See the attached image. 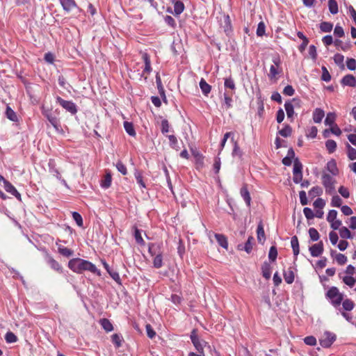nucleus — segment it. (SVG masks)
<instances>
[{
  "label": "nucleus",
  "mask_w": 356,
  "mask_h": 356,
  "mask_svg": "<svg viewBox=\"0 0 356 356\" xmlns=\"http://www.w3.org/2000/svg\"><path fill=\"white\" fill-rule=\"evenodd\" d=\"M343 282L350 287H353L355 284V279L352 276H345L343 278Z\"/></svg>",
  "instance_id": "09e8293b"
},
{
  "label": "nucleus",
  "mask_w": 356,
  "mask_h": 356,
  "mask_svg": "<svg viewBox=\"0 0 356 356\" xmlns=\"http://www.w3.org/2000/svg\"><path fill=\"white\" fill-rule=\"evenodd\" d=\"M326 296L331 300L332 305L335 307H339L343 299V294L335 286H332L327 291Z\"/></svg>",
  "instance_id": "f03ea898"
},
{
  "label": "nucleus",
  "mask_w": 356,
  "mask_h": 356,
  "mask_svg": "<svg viewBox=\"0 0 356 356\" xmlns=\"http://www.w3.org/2000/svg\"><path fill=\"white\" fill-rule=\"evenodd\" d=\"M111 181H112V178H111V174L107 173L105 175L104 180L102 181V184H101L102 187H103L104 188H108V187H110V186L111 184Z\"/></svg>",
  "instance_id": "473e14b6"
},
{
  "label": "nucleus",
  "mask_w": 356,
  "mask_h": 356,
  "mask_svg": "<svg viewBox=\"0 0 356 356\" xmlns=\"http://www.w3.org/2000/svg\"><path fill=\"white\" fill-rule=\"evenodd\" d=\"M309 251L312 257H319L323 252V244L322 241L312 245Z\"/></svg>",
  "instance_id": "1a4fd4ad"
},
{
  "label": "nucleus",
  "mask_w": 356,
  "mask_h": 356,
  "mask_svg": "<svg viewBox=\"0 0 356 356\" xmlns=\"http://www.w3.org/2000/svg\"><path fill=\"white\" fill-rule=\"evenodd\" d=\"M344 56L340 54H336L334 56V63L338 65L343 66Z\"/></svg>",
  "instance_id": "6e6d98bb"
},
{
  "label": "nucleus",
  "mask_w": 356,
  "mask_h": 356,
  "mask_svg": "<svg viewBox=\"0 0 356 356\" xmlns=\"http://www.w3.org/2000/svg\"><path fill=\"white\" fill-rule=\"evenodd\" d=\"M339 234L343 238H351L353 237L350 230L346 227L339 229Z\"/></svg>",
  "instance_id": "c756f323"
},
{
  "label": "nucleus",
  "mask_w": 356,
  "mask_h": 356,
  "mask_svg": "<svg viewBox=\"0 0 356 356\" xmlns=\"http://www.w3.org/2000/svg\"><path fill=\"white\" fill-rule=\"evenodd\" d=\"M200 87L202 93L204 95H207L211 90V87L209 85L204 79H202L200 81Z\"/></svg>",
  "instance_id": "4be33fe9"
},
{
  "label": "nucleus",
  "mask_w": 356,
  "mask_h": 356,
  "mask_svg": "<svg viewBox=\"0 0 356 356\" xmlns=\"http://www.w3.org/2000/svg\"><path fill=\"white\" fill-rule=\"evenodd\" d=\"M284 278L287 284H292L293 282L294 273L291 268L284 272Z\"/></svg>",
  "instance_id": "6ab92c4d"
},
{
  "label": "nucleus",
  "mask_w": 356,
  "mask_h": 356,
  "mask_svg": "<svg viewBox=\"0 0 356 356\" xmlns=\"http://www.w3.org/2000/svg\"><path fill=\"white\" fill-rule=\"evenodd\" d=\"M224 84H225V87L227 88H229L231 90H234L235 89L234 81V80L231 77L226 78L225 79V83Z\"/></svg>",
  "instance_id": "864d4df0"
},
{
  "label": "nucleus",
  "mask_w": 356,
  "mask_h": 356,
  "mask_svg": "<svg viewBox=\"0 0 356 356\" xmlns=\"http://www.w3.org/2000/svg\"><path fill=\"white\" fill-rule=\"evenodd\" d=\"M336 115L334 113H328L325 120V124L329 126L334 125Z\"/></svg>",
  "instance_id": "bb28decb"
},
{
  "label": "nucleus",
  "mask_w": 356,
  "mask_h": 356,
  "mask_svg": "<svg viewBox=\"0 0 356 356\" xmlns=\"http://www.w3.org/2000/svg\"><path fill=\"white\" fill-rule=\"evenodd\" d=\"M273 65L270 66V72L268 74V77L270 80L276 79L277 75L281 72V70H279L280 59L278 56L273 58Z\"/></svg>",
  "instance_id": "0eeeda50"
},
{
  "label": "nucleus",
  "mask_w": 356,
  "mask_h": 356,
  "mask_svg": "<svg viewBox=\"0 0 356 356\" xmlns=\"http://www.w3.org/2000/svg\"><path fill=\"white\" fill-rule=\"evenodd\" d=\"M191 339L198 353H203L204 347L207 345V343L199 339L195 330H193L191 332Z\"/></svg>",
  "instance_id": "20e7f679"
},
{
  "label": "nucleus",
  "mask_w": 356,
  "mask_h": 356,
  "mask_svg": "<svg viewBox=\"0 0 356 356\" xmlns=\"http://www.w3.org/2000/svg\"><path fill=\"white\" fill-rule=\"evenodd\" d=\"M266 26L263 22L259 23L257 29V35L258 36H263L265 33Z\"/></svg>",
  "instance_id": "4d7b16f0"
},
{
  "label": "nucleus",
  "mask_w": 356,
  "mask_h": 356,
  "mask_svg": "<svg viewBox=\"0 0 356 356\" xmlns=\"http://www.w3.org/2000/svg\"><path fill=\"white\" fill-rule=\"evenodd\" d=\"M232 141H233L234 143L232 155L233 156H238L241 157L242 156V152H241L237 143L234 140V138H232Z\"/></svg>",
  "instance_id": "13d9d810"
},
{
  "label": "nucleus",
  "mask_w": 356,
  "mask_h": 356,
  "mask_svg": "<svg viewBox=\"0 0 356 356\" xmlns=\"http://www.w3.org/2000/svg\"><path fill=\"white\" fill-rule=\"evenodd\" d=\"M299 196H300V201L301 204L302 205H307V203H308V200H307V195H306L305 191H301L299 193Z\"/></svg>",
  "instance_id": "69168bd1"
},
{
  "label": "nucleus",
  "mask_w": 356,
  "mask_h": 356,
  "mask_svg": "<svg viewBox=\"0 0 356 356\" xmlns=\"http://www.w3.org/2000/svg\"><path fill=\"white\" fill-rule=\"evenodd\" d=\"M291 248L293 249V254L295 256H297L299 254L300 250H299V242L298 237L296 236H293L291 238Z\"/></svg>",
  "instance_id": "412c9836"
},
{
  "label": "nucleus",
  "mask_w": 356,
  "mask_h": 356,
  "mask_svg": "<svg viewBox=\"0 0 356 356\" xmlns=\"http://www.w3.org/2000/svg\"><path fill=\"white\" fill-rule=\"evenodd\" d=\"M348 156L350 160L356 159V149L347 143Z\"/></svg>",
  "instance_id": "c03bdc74"
},
{
  "label": "nucleus",
  "mask_w": 356,
  "mask_h": 356,
  "mask_svg": "<svg viewBox=\"0 0 356 356\" xmlns=\"http://www.w3.org/2000/svg\"><path fill=\"white\" fill-rule=\"evenodd\" d=\"M261 270L264 277L268 280L271 276L270 265L266 262L264 263V264L261 266Z\"/></svg>",
  "instance_id": "aec40b11"
},
{
  "label": "nucleus",
  "mask_w": 356,
  "mask_h": 356,
  "mask_svg": "<svg viewBox=\"0 0 356 356\" xmlns=\"http://www.w3.org/2000/svg\"><path fill=\"white\" fill-rule=\"evenodd\" d=\"M277 257V250L275 246H271L268 253V258L272 261H275Z\"/></svg>",
  "instance_id": "37998d69"
},
{
  "label": "nucleus",
  "mask_w": 356,
  "mask_h": 356,
  "mask_svg": "<svg viewBox=\"0 0 356 356\" xmlns=\"http://www.w3.org/2000/svg\"><path fill=\"white\" fill-rule=\"evenodd\" d=\"M302 163L300 162L298 159H297V158L295 159L294 163H293V174L302 173Z\"/></svg>",
  "instance_id": "e433bc0d"
},
{
  "label": "nucleus",
  "mask_w": 356,
  "mask_h": 356,
  "mask_svg": "<svg viewBox=\"0 0 356 356\" xmlns=\"http://www.w3.org/2000/svg\"><path fill=\"white\" fill-rule=\"evenodd\" d=\"M336 260L339 264L343 265L347 261V257L344 254L339 253L336 256Z\"/></svg>",
  "instance_id": "680f3d73"
},
{
  "label": "nucleus",
  "mask_w": 356,
  "mask_h": 356,
  "mask_svg": "<svg viewBox=\"0 0 356 356\" xmlns=\"http://www.w3.org/2000/svg\"><path fill=\"white\" fill-rule=\"evenodd\" d=\"M346 65L350 70H355L356 69V60L354 58H348Z\"/></svg>",
  "instance_id": "052dcab7"
},
{
  "label": "nucleus",
  "mask_w": 356,
  "mask_h": 356,
  "mask_svg": "<svg viewBox=\"0 0 356 356\" xmlns=\"http://www.w3.org/2000/svg\"><path fill=\"white\" fill-rule=\"evenodd\" d=\"M336 340V335L330 332H325L320 339V344L323 348H329Z\"/></svg>",
  "instance_id": "39448f33"
},
{
  "label": "nucleus",
  "mask_w": 356,
  "mask_h": 356,
  "mask_svg": "<svg viewBox=\"0 0 356 356\" xmlns=\"http://www.w3.org/2000/svg\"><path fill=\"white\" fill-rule=\"evenodd\" d=\"M63 9L67 12L71 11L76 7V3L74 0H59Z\"/></svg>",
  "instance_id": "2eb2a0df"
},
{
  "label": "nucleus",
  "mask_w": 356,
  "mask_h": 356,
  "mask_svg": "<svg viewBox=\"0 0 356 356\" xmlns=\"http://www.w3.org/2000/svg\"><path fill=\"white\" fill-rule=\"evenodd\" d=\"M325 205V201L321 198H317L314 202V207L322 209Z\"/></svg>",
  "instance_id": "bf43d9fd"
},
{
  "label": "nucleus",
  "mask_w": 356,
  "mask_h": 356,
  "mask_svg": "<svg viewBox=\"0 0 356 356\" xmlns=\"http://www.w3.org/2000/svg\"><path fill=\"white\" fill-rule=\"evenodd\" d=\"M327 169L332 175H336L338 172V169L334 160H332L327 163Z\"/></svg>",
  "instance_id": "5701e85b"
},
{
  "label": "nucleus",
  "mask_w": 356,
  "mask_h": 356,
  "mask_svg": "<svg viewBox=\"0 0 356 356\" xmlns=\"http://www.w3.org/2000/svg\"><path fill=\"white\" fill-rule=\"evenodd\" d=\"M337 211L336 210H330L327 216V220L330 222L336 220Z\"/></svg>",
  "instance_id": "338daca9"
},
{
  "label": "nucleus",
  "mask_w": 356,
  "mask_h": 356,
  "mask_svg": "<svg viewBox=\"0 0 356 356\" xmlns=\"http://www.w3.org/2000/svg\"><path fill=\"white\" fill-rule=\"evenodd\" d=\"M284 108L286 112L287 117L289 118H291L293 115V106L290 102H286L284 104Z\"/></svg>",
  "instance_id": "58836bf2"
},
{
  "label": "nucleus",
  "mask_w": 356,
  "mask_h": 356,
  "mask_svg": "<svg viewBox=\"0 0 356 356\" xmlns=\"http://www.w3.org/2000/svg\"><path fill=\"white\" fill-rule=\"evenodd\" d=\"M303 213L307 219H312L315 216L313 211L308 207L304 208Z\"/></svg>",
  "instance_id": "e2e57ef3"
},
{
  "label": "nucleus",
  "mask_w": 356,
  "mask_h": 356,
  "mask_svg": "<svg viewBox=\"0 0 356 356\" xmlns=\"http://www.w3.org/2000/svg\"><path fill=\"white\" fill-rule=\"evenodd\" d=\"M4 188L8 193H10L11 195L16 197L18 200H21L20 193L16 190L12 184L7 180H4Z\"/></svg>",
  "instance_id": "9d476101"
},
{
  "label": "nucleus",
  "mask_w": 356,
  "mask_h": 356,
  "mask_svg": "<svg viewBox=\"0 0 356 356\" xmlns=\"http://www.w3.org/2000/svg\"><path fill=\"white\" fill-rule=\"evenodd\" d=\"M102 264L104 265V267L105 268V269L106 270V271L108 272V273L110 275V276L115 281L117 282L118 283H120V275L118 274V273H117L116 271L113 270V269H111L108 264L104 261H102Z\"/></svg>",
  "instance_id": "ddd939ff"
},
{
  "label": "nucleus",
  "mask_w": 356,
  "mask_h": 356,
  "mask_svg": "<svg viewBox=\"0 0 356 356\" xmlns=\"http://www.w3.org/2000/svg\"><path fill=\"white\" fill-rule=\"evenodd\" d=\"M168 138L170 140V147L178 151L179 149V147L178 146V141L177 138L174 135L168 136Z\"/></svg>",
  "instance_id": "c9c22d12"
},
{
  "label": "nucleus",
  "mask_w": 356,
  "mask_h": 356,
  "mask_svg": "<svg viewBox=\"0 0 356 356\" xmlns=\"http://www.w3.org/2000/svg\"><path fill=\"white\" fill-rule=\"evenodd\" d=\"M101 325L106 332H111L113 330V325L106 318H103L102 320H101Z\"/></svg>",
  "instance_id": "2f4dec72"
},
{
  "label": "nucleus",
  "mask_w": 356,
  "mask_h": 356,
  "mask_svg": "<svg viewBox=\"0 0 356 356\" xmlns=\"http://www.w3.org/2000/svg\"><path fill=\"white\" fill-rule=\"evenodd\" d=\"M304 341L305 343L307 344V345H309V346H314L316 345V339L313 336H309V337H306L305 339H304Z\"/></svg>",
  "instance_id": "0e129e2a"
},
{
  "label": "nucleus",
  "mask_w": 356,
  "mask_h": 356,
  "mask_svg": "<svg viewBox=\"0 0 356 356\" xmlns=\"http://www.w3.org/2000/svg\"><path fill=\"white\" fill-rule=\"evenodd\" d=\"M257 240L259 243L264 244L265 240H266V236L264 229V225L262 222H260L257 226Z\"/></svg>",
  "instance_id": "4468645a"
},
{
  "label": "nucleus",
  "mask_w": 356,
  "mask_h": 356,
  "mask_svg": "<svg viewBox=\"0 0 356 356\" xmlns=\"http://www.w3.org/2000/svg\"><path fill=\"white\" fill-rule=\"evenodd\" d=\"M111 338L112 342L115 344L116 347L119 348L122 346V337L119 334H114Z\"/></svg>",
  "instance_id": "3c124183"
},
{
  "label": "nucleus",
  "mask_w": 356,
  "mask_h": 356,
  "mask_svg": "<svg viewBox=\"0 0 356 356\" xmlns=\"http://www.w3.org/2000/svg\"><path fill=\"white\" fill-rule=\"evenodd\" d=\"M68 267L74 273H82L85 270L100 275V271L95 264L80 258H74L70 260Z\"/></svg>",
  "instance_id": "f257e3e1"
},
{
  "label": "nucleus",
  "mask_w": 356,
  "mask_h": 356,
  "mask_svg": "<svg viewBox=\"0 0 356 356\" xmlns=\"http://www.w3.org/2000/svg\"><path fill=\"white\" fill-rule=\"evenodd\" d=\"M49 122L56 128H58V120L55 116H53L51 114L47 113L45 114Z\"/></svg>",
  "instance_id": "603ef678"
},
{
  "label": "nucleus",
  "mask_w": 356,
  "mask_h": 356,
  "mask_svg": "<svg viewBox=\"0 0 356 356\" xmlns=\"http://www.w3.org/2000/svg\"><path fill=\"white\" fill-rule=\"evenodd\" d=\"M124 128L129 136H134L136 135V131L134 130L132 123L129 122H124Z\"/></svg>",
  "instance_id": "a878e982"
},
{
  "label": "nucleus",
  "mask_w": 356,
  "mask_h": 356,
  "mask_svg": "<svg viewBox=\"0 0 356 356\" xmlns=\"http://www.w3.org/2000/svg\"><path fill=\"white\" fill-rule=\"evenodd\" d=\"M322 71H323V73H322V76H321V79L326 82L330 81L331 79V76H330L328 70H327V68L323 66Z\"/></svg>",
  "instance_id": "de8ad7c7"
},
{
  "label": "nucleus",
  "mask_w": 356,
  "mask_h": 356,
  "mask_svg": "<svg viewBox=\"0 0 356 356\" xmlns=\"http://www.w3.org/2000/svg\"><path fill=\"white\" fill-rule=\"evenodd\" d=\"M72 217L79 227L83 226L82 217L78 212H76V211L72 212Z\"/></svg>",
  "instance_id": "49530a36"
},
{
  "label": "nucleus",
  "mask_w": 356,
  "mask_h": 356,
  "mask_svg": "<svg viewBox=\"0 0 356 356\" xmlns=\"http://www.w3.org/2000/svg\"><path fill=\"white\" fill-rule=\"evenodd\" d=\"M118 170L121 172L123 175H125L127 174V168L126 166L122 163V161H118L117 163H116V165H115Z\"/></svg>",
  "instance_id": "8fccbe9b"
},
{
  "label": "nucleus",
  "mask_w": 356,
  "mask_h": 356,
  "mask_svg": "<svg viewBox=\"0 0 356 356\" xmlns=\"http://www.w3.org/2000/svg\"><path fill=\"white\" fill-rule=\"evenodd\" d=\"M342 200L341 198L336 195H334L332 198V201H331V205L332 207H340L342 204Z\"/></svg>",
  "instance_id": "79ce46f5"
},
{
  "label": "nucleus",
  "mask_w": 356,
  "mask_h": 356,
  "mask_svg": "<svg viewBox=\"0 0 356 356\" xmlns=\"http://www.w3.org/2000/svg\"><path fill=\"white\" fill-rule=\"evenodd\" d=\"M6 115L10 120L13 122L17 121V116L15 112L8 106L6 108Z\"/></svg>",
  "instance_id": "b1692460"
},
{
  "label": "nucleus",
  "mask_w": 356,
  "mask_h": 356,
  "mask_svg": "<svg viewBox=\"0 0 356 356\" xmlns=\"http://www.w3.org/2000/svg\"><path fill=\"white\" fill-rule=\"evenodd\" d=\"M253 241L254 238L252 236H249L245 245L239 244L238 245V249L239 250H245L248 254H250L252 250Z\"/></svg>",
  "instance_id": "f8f14e48"
},
{
  "label": "nucleus",
  "mask_w": 356,
  "mask_h": 356,
  "mask_svg": "<svg viewBox=\"0 0 356 356\" xmlns=\"http://www.w3.org/2000/svg\"><path fill=\"white\" fill-rule=\"evenodd\" d=\"M295 92V90L293 88V87L290 85H288L286 86L284 88V90H283V93L285 95H288V96H292L293 95Z\"/></svg>",
  "instance_id": "774afa93"
},
{
  "label": "nucleus",
  "mask_w": 356,
  "mask_h": 356,
  "mask_svg": "<svg viewBox=\"0 0 356 356\" xmlns=\"http://www.w3.org/2000/svg\"><path fill=\"white\" fill-rule=\"evenodd\" d=\"M325 115L324 111L321 108H316L313 113V120L316 123H320Z\"/></svg>",
  "instance_id": "dca6fc26"
},
{
  "label": "nucleus",
  "mask_w": 356,
  "mask_h": 356,
  "mask_svg": "<svg viewBox=\"0 0 356 356\" xmlns=\"http://www.w3.org/2000/svg\"><path fill=\"white\" fill-rule=\"evenodd\" d=\"M172 3L174 5V12L170 8H168V13H173L175 15H179L184 10V4L180 0H171Z\"/></svg>",
  "instance_id": "6e6552de"
},
{
  "label": "nucleus",
  "mask_w": 356,
  "mask_h": 356,
  "mask_svg": "<svg viewBox=\"0 0 356 356\" xmlns=\"http://www.w3.org/2000/svg\"><path fill=\"white\" fill-rule=\"evenodd\" d=\"M323 193V189L320 186H314L309 191V195L312 198L319 196Z\"/></svg>",
  "instance_id": "cd10ccee"
},
{
  "label": "nucleus",
  "mask_w": 356,
  "mask_h": 356,
  "mask_svg": "<svg viewBox=\"0 0 356 356\" xmlns=\"http://www.w3.org/2000/svg\"><path fill=\"white\" fill-rule=\"evenodd\" d=\"M241 195L243 198L244 201L245 202L246 204L250 207V202H251V197L250 193L245 186H243L241 189Z\"/></svg>",
  "instance_id": "f3484780"
},
{
  "label": "nucleus",
  "mask_w": 356,
  "mask_h": 356,
  "mask_svg": "<svg viewBox=\"0 0 356 356\" xmlns=\"http://www.w3.org/2000/svg\"><path fill=\"white\" fill-rule=\"evenodd\" d=\"M56 101L63 108L71 114L74 115L77 112L76 106L72 102L64 100L60 97H57Z\"/></svg>",
  "instance_id": "423d86ee"
},
{
  "label": "nucleus",
  "mask_w": 356,
  "mask_h": 356,
  "mask_svg": "<svg viewBox=\"0 0 356 356\" xmlns=\"http://www.w3.org/2000/svg\"><path fill=\"white\" fill-rule=\"evenodd\" d=\"M334 182V179L330 175H323L322 183L325 188V191L327 193L332 194L335 192Z\"/></svg>",
  "instance_id": "7ed1b4c3"
},
{
  "label": "nucleus",
  "mask_w": 356,
  "mask_h": 356,
  "mask_svg": "<svg viewBox=\"0 0 356 356\" xmlns=\"http://www.w3.org/2000/svg\"><path fill=\"white\" fill-rule=\"evenodd\" d=\"M49 264L53 268L54 270L61 272L62 271V267L53 258H49L48 261Z\"/></svg>",
  "instance_id": "4c0bfd02"
},
{
  "label": "nucleus",
  "mask_w": 356,
  "mask_h": 356,
  "mask_svg": "<svg viewBox=\"0 0 356 356\" xmlns=\"http://www.w3.org/2000/svg\"><path fill=\"white\" fill-rule=\"evenodd\" d=\"M215 238H216L217 242L218 243V244L221 247H222L225 249H227V248H228L227 240V238L223 234H215Z\"/></svg>",
  "instance_id": "a211bd4d"
},
{
  "label": "nucleus",
  "mask_w": 356,
  "mask_h": 356,
  "mask_svg": "<svg viewBox=\"0 0 356 356\" xmlns=\"http://www.w3.org/2000/svg\"><path fill=\"white\" fill-rule=\"evenodd\" d=\"M5 339L7 343H15L17 341V337L14 333L8 332L6 334Z\"/></svg>",
  "instance_id": "a18cd8bd"
},
{
  "label": "nucleus",
  "mask_w": 356,
  "mask_h": 356,
  "mask_svg": "<svg viewBox=\"0 0 356 356\" xmlns=\"http://www.w3.org/2000/svg\"><path fill=\"white\" fill-rule=\"evenodd\" d=\"M342 306L344 310L351 311L355 306L354 302L350 299H346L342 302Z\"/></svg>",
  "instance_id": "72a5a7b5"
},
{
  "label": "nucleus",
  "mask_w": 356,
  "mask_h": 356,
  "mask_svg": "<svg viewBox=\"0 0 356 356\" xmlns=\"http://www.w3.org/2000/svg\"><path fill=\"white\" fill-rule=\"evenodd\" d=\"M309 234L312 241H317L320 236L318 231L314 227L309 229Z\"/></svg>",
  "instance_id": "a19ab883"
},
{
  "label": "nucleus",
  "mask_w": 356,
  "mask_h": 356,
  "mask_svg": "<svg viewBox=\"0 0 356 356\" xmlns=\"http://www.w3.org/2000/svg\"><path fill=\"white\" fill-rule=\"evenodd\" d=\"M154 266L156 268H159L162 266V256L161 254H157L153 261Z\"/></svg>",
  "instance_id": "5fc2aeb1"
},
{
  "label": "nucleus",
  "mask_w": 356,
  "mask_h": 356,
  "mask_svg": "<svg viewBox=\"0 0 356 356\" xmlns=\"http://www.w3.org/2000/svg\"><path fill=\"white\" fill-rule=\"evenodd\" d=\"M328 7H329L330 12L333 15L337 14L339 11L338 4L335 0H329L328 1Z\"/></svg>",
  "instance_id": "393cba45"
},
{
  "label": "nucleus",
  "mask_w": 356,
  "mask_h": 356,
  "mask_svg": "<svg viewBox=\"0 0 356 356\" xmlns=\"http://www.w3.org/2000/svg\"><path fill=\"white\" fill-rule=\"evenodd\" d=\"M58 252L60 254L67 257H69L73 254L72 250L63 246L58 247Z\"/></svg>",
  "instance_id": "ea45409f"
},
{
  "label": "nucleus",
  "mask_w": 356,
  "mask_h": 356,
  "mask_svg": "<svg viewBox=\"0 0 356 356\" xmlns=\"http://www.w3.org/2000/svg\"><path fill=\"white\" fill-rule=\"evenodd\" d=\"M333 24L330 22H323L320 24V29L323 32L328 33L332 29Z\"/></svg>",
  "instance_id": "f704fd0d"
},
{
  "label": "nucleus",
  "mask_w": 356,
  "mask_h": 356,
  "mask_svg": "<svg viewBox=\"0 0 356 356\" xmlns=\"http://www.w3.org/2000/svg\"><path fill=\"white\" fill-rule=\"evenodd\" d=\"M343 86H348L350 87H356V79L352 74H347L343 77L341 81Z\"/></svg>",
  "instance_id": "9b49d317"
},
{
  "label": "nucleus",
  "mask_w": 356,
  "mask_h": 356,
  "mask_svg": "<svg viewBox=\"0 0 356 356\" xmlns=\"http://www.w3.org/2000/svg\"><path fill=\"white\" fill-rule=\"evenodd\" d=\"M291 132H292L291 127L289 125L286 124L282 129L279 131L278 133L280 136L286 138V137H289L291 136Z\"/></svg>",
  "instance_id": "7c9ffc66"
},
{
  "label": "nucleus",
  "mask_w": 356,
  "mask_h": 356,
  "mask_svg": "<svg viewBox=\"0 0 356 356\" xmlns=\"http://www.w3.org/2000/svg\"><path fill=\"white\" fill-rule=\"evenodd\" d=\"M325 147L329 153H333L337 148V143L333 140H327L325 142Z\"/></svg>",
  "instance_id": "c85d7f7f"
}]
</instances>
